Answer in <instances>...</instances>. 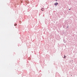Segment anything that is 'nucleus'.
Returning a JSON list of instances; mask_svg holds the SVG:
<instances>
[{"label":"nucleus","mask_w":77,"mask_h":77,"mask_svg":"<svg viewBox=\"0 0 77 77\" xmlns=\"http://www.w3.org/2000/svg\"><path fill=\"white\" fill-rule=\"evenodd\" d=\"M14 26H17V23H15L14 25Z\"/></svg>","instance_id":"3"},{"label":"nucleus","mask_w":77,"mask_h":77,"mask_svg":"<svg viewBox=\"0 0 77 77\" xmlns=\"http://www.w3.org/2000/svg\"><path fill=\"white\" fill-rule=\"evenodd\" d=\"M66 58V56H65V55H64V58Z\"/></svg>","instance_id":"4"},{"label":"nucleus","mask_w":77,"mask_h":77,"mask_svg":"<svg viewBox=\"0 0 77 77\" xmlns=\"http://www.w3.org/2000/svg\"><path fill=\"white\" fill-rule=\"evenodd\" d=\"M44 8H42V11H44Z\"/></svg>","instance_id":"2"},{"label":"nucleus","mask_w":77,"mask_h":77,"mask_svg":"<svg viewBox=\"0 0 77 77\" xmlns=\"http://www.w3.org/2000/svg\"><path fill=\"white\" fill-rule=\"evenodd\" d=\"M57 5H58V3L57 2H56L54 4V5H55V6H57Z\"/></svg>","instance_id":"1"},{"label":"nucleus","mask_w":77,"mask_h":77,"mask_svg":"<svg viewBox=\"0 0 77 77\" xmlns=\"http://www.w3.org/2000/svg\"><path fill=\"white\" fill-rule=\"evenodd\" d=\"M70 9H69V11H70Z\"/></svg>","instance_id":"5"}]
</instances>
